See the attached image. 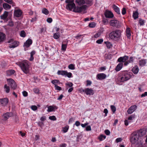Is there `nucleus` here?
<instances>
[{
    "mask_svg": "<svg viewBox=\"0 0 147 147\" xmlns=\"http://www.w3.org/2000/svg\"><path fill=\"white\" fill-rule=\"evenodd\" d=\"M67 47V44H63L62 45L61 49L63 51H65Z\"/></svg>",
    "mask_w": 147,
    "mask_h": 147,
    "instance_id": "nucleus-40",
    "label": "nucleus"
},
{
    "mask_svg": "<svg viewBox=\"0 0 147 147\" xmlns=\"http://www.w3.org/2000/svg\"><path fill=\"white\" fill-rule=\"evenodd\" d=\"M57 74L59 75H61L62 76H65V74L66 73V71H60L59 70L57 72Z\"/></svg>",
    "mask_w": 147,
    "mask_h": 147,
    "instance_id": "nucleus-29",
    "label": "nucleus"
},
{
    "mask_svg": "<svg viewBox=\"0 0 147 147\" xmlns=\"http://www.w3.org/2000/svg\"><path fill=\"white\" fill-rule=\"evenodd\" d=\"M13 114L11 112H7L4 114L2 116V119L4 121L7 120L9 117L13 116Z\"/></svg>",
    "mask_w": 147,
    "mask_h": 147,
    "instance_id": "nucleus-8",
    "label": "nucleus"
},
{
    "mask_svg": "<svg viewBox=\"0 0 147 147\" xmlns=\"http://www.w3.org/2000/svg\"><path fill=\"white\" fill-rule=\"evenodd\" d=\"M105 15L107 18H112L114 16L113 13L109 11H106L105 12Z\"/></svg>",
    "mask_w": 147,
    "mask_h": 147,
    "instance_id": "nucleus-14",
    "label": "nucleus"
},
{
    "mask_svg": "<svg viewBox=\"0 0 147 147\" xmlns=\"http://www.w3.org/2000/svg\"><path fill=\"white\" fill-rule=\"evenodd\" d=\"M3 8L6 10L9 9L11 7V6H10L7 3H4L3 4Z\"/></svg>",
    "mask_w": 147,
    "mask_h": 147,
    "instance_id": "nucleus-24",
    "label": "nucleus"
},
{
    "mask_svg": "<svg viewBox=\"0 0 147 147\" xmlns=\"http://www.w3.org/2000/svg\"><path fill=\"white\" fill-rule=\"evenodd\" d=\"M8 100L7 98L0 99V105L2 106H5L7 105Z\"/></svg>",
    "mask_w": 147,
    "mask_h": 147,
    "instance_id": "nucleus-11",
    "label": "nucleus"
},
{
    "mask_svg": "<svg viewBox=\"0 0 147 147\" xmlns=\"http://www.w3.org/2000/svg\"><path fill=\"white\" fill-rule=\"evenodd\" d=\"M80 123L79 121H76V122L74 125H76L77 126H78L80 125Z\"/></svg>",
    "mask_w": 147,
    "mask_h": 147,
    "instance_id": "nucleus-62",
    "label": "nucleus"
},
{
    "mask_svg": "<svg viewBox=\"0 0 147 147\" xmlns=\"http://www.w3.org/2000/svg\"><path fill=\"white\" fill-rule=\"evenodd\" d=\"M147 128L146 127L140 129L138 132V135L140 137H141L145 135L147 131Z\"/></svg>",
    "mask_w": 147,
    "mask_h": 147,
    "instance_id": "nucleus-9",
    "label": "nucleus"
},
{
    "mask_svg": "<svg viewBox=\"0 0 147 147\" xmlns=\"http://www.w3.org/2000/svg\"><path fill=\"white\" fill-rule=\"evenodd\" d=\"M132 71L134 74H137L139 71L138 67L137 66H136L133 67L132 69Z\"/></svg>",
    "mask_w": 147,
    "mask_h": 147,
    "instance_id": "nucleus-21",
    "label": "nucleus"
},
{
    "mask_svg": "<svg viewBox=\"0 0 147 147\" xmlns=\"http://www.w3.org/2000/svg\"><path fill=\"white\" fill-rule=\"evenodd\" d=\"M89 26L91 28L94 27L96 26V24L94 22H92L89 23Z\"/></svg>",
    "mask_w": 147,
    "mask_h": 147,
    "instance_id": "nucleus-39",
    "label": "nucleus"
},
{
    "mask_svg": "<svg viewBox=\"0 0 147 147\" xmlns=\"http://www.w3.org/2000/svg\"><path fill=\"white\" fill-rule=\"evenodd\" d=\"M8 15V12L5 11L4 13L0 16L1 19L3 20H5L7 17Z\"/></svg>",
    "mask_w": 147,
    "mask_h": 147,
    "instance_id": "nucleus-20",
    "label": "nucleus"
},
{
    "mask_svg": "<svg viewBox=\"0 0 147 147\" xmlns=\"http://www.w3.org/2000/svg\"><path fill=\"white\" fill-rule=\"evenodd\" d=\"M122 77L120 79L121 82H124L129 80L131 78L133 77L134 75L132 73L127 71H124L122 72Z\"/></svg>",
    "mask_w": 147,
    "mask_h": 147,
    "instance_id": "nucleus-3",
    "label": "nucleus"
},
{
    "mask_svg": "<svg viewBox=\"0 0 147 147\" xmlns=\"http://www.w3.org/2000/svg\"><path fill=\"white\" fill-rule=\"evenodd\" d=\"M123 63H120L118 64L115 68V70L117 71H119L122 67Z\"/></svg>",
    "mask_w": 147,
    "mask_h": 147,
    "instance_id": "nucleus-22",
    "label": "nucleus"
},
{
    "mask_svg": "<svg viewBox=\"0 0 147 147\" xmlns=\"http://www.w3.org/2000/svg\"><path fill=\"white\" fill-rule=\"evenodd\" d=\"M76 2L80 5H82L85 3L84 0H76Z\"/></svg>",
    "mask_w": 147,
    "mask_h": 147,
    "instance_id": "nucleus-25",
    "label": "nucleus"
},
{
    "mask_svg": "<svg viewBox=\"0 0 147 147\" xmlns=\"http://www.w3.org/2000/svg\"><path fill=\"white\" fill-rule=\"evenodd\" d=\"M139 23L140 26L143 25L144 23V20H142V19L140 20L139 21Z\"/></svg>",
    "mask_w": 147,
    "mask_h": 147,
    "instance_id": "nucleus-49",
    "label": "nucleus"
},
{
    "mask_svg": "<svg viewBox=\"0 0 147 147\" xmlns=\"http://www.w3.org/2000/svg\"><path fill=\"white\" fill-rule=\"evenodd\" d=\"M26 44L27 43L30 44V45H31L32 43V40L30 39H28L26 41Z\"/></svg>",
    "mask_w": 147,
    "mask_h": 147,
    "instance_id": "nucleus-51",
    "label": "nucleus"
},
{
    "mask_svg": "<svg viewBox=\"0 0 147 147\" xmlns=\"http://www.w3.org/2000/svg\"><path fill=\"white\" fill-rule=\"evenodd\" d=\"M15 72V71L14 70L11 69L7 71L6 72V74L7 76H10L13 74Z\"/></svg>",
    "mask_w": 147,
    "mask_h": 147,
    "instance_id": "nucleus-28",
    "label": "nucleus"
},
{
    "mask_svg": "<svg viewBox=\"0 0 147 147\" xmlns=\"http://www.w3.org/2000/svg\"><path fill=\"white\" fill-rule=\"evenodd\" d=\"M88 123H85L84 124H81V126L82 127L84 128L86 126L88 125Z\"/></svg>",
    "mask_w": 147,
    "mask_h": 147,
    "instance_id": "nucleus-59",
    "label": "nucleus"
},
{
    "mask_svg": "<svg viewBox=\"0 0 147 147\" xmlns=\"http://www.w3.org/2000/svg\"><path fill=\"white\" fill-rule=\"evenodd\" d=\"M121 33V30H117L111 32L109 34V36L111 39L116 41L119 39Z\"/></svg>",
    "mask_w": 147,
    "mask_h": 147,
    "instance_id": "nucleus-2",
    "label": "nucleus"
},
{
    "mask_svg": "<svg viewBox=\"0 0 147 147\" xmlns=\"http://www.w3.org/2000/svg\"><path fill=\"white\" fill-rule=\"evenodd\" d=\"M108 112V110L107 109H104V112L105 113V116H107Z\"/></svg>",
    "mask_w": 147,
    "mask_h": 147,
    "instance_id": "nucleus-61",
    "label": "nucleus"
},
{
    "mask_svg": "<svg viewBox=\"0 0 147 147\" xmlns=\"http://www.w3.org/2000/svg\"><path fill=\"white\" fill-rule=\"evenodd\" d=\"M138 13L137 11H136L133 13V17L135 20L138 17Z\"/></svg>",
    "mask_w": 147,
    "mask_h": 147,
    "instance_id": "nucleus-32",
    "label": "nucleus"
},
{
    "mask_svg": "<svg viewBox=\"0 0 147 147\" xmlns=\"http://www.w3.org/2000/svg\"><path fill=\"white\" fill-rule=\"evenodd\" d=\"M36 52L34 51H32L30 53V57L29 59L30 61H32L34 59L33 55L35 54Z\"/></svg>",
    "mask_w": 147,
    "mask_h": 147,
    "instance_id": "nucleus-30",
    "label": "nucleus"
},
{
    "mask_svg": "<svg viewBox=\"0 0 147 147\" xmlns=\"http://www.w3.org/2000/svg\"><path fill=\"white\" fill-rule=\"evenodd\" d=\"M128 59V56H125L124 57H120L118 59V61L119 62H125Z\"/></svg>",
    "mask_w": 147,
    "mask_h": 147,
    "instance_id": "nucleus-15",
    "label": "nucleus"
},
{
    "mask_svg": "<svg viewBox=\"0 0 147 147\" xmlns=\"http://www.w3.org/2000/svg\"><path fill=\"white\" fill-rule=\"evenodd\" d=\"M126 13V9L125 8H123L122 11V13L123 15H125Z\"/></svg>",
    "mask_w": 147,
    "mask_h": 147,
    "instance_id": "nucleus-54",
    "label": "nucleus"
},
{
    "mask_svg": "<svg viewBox=\"0 0 147 147\" xmlns=\"http://www.w3.org/2000/svg\"><path fill=\"white\" fill-rule=\"evenodd\" d=\"M147 96V92H145L144 93L142 94L141 95V97H145Z\"/></svg>",
    "mask_w": 147,
    "mask_h": 147,
    "instance_id": "nucleus-64",
    "label": "nucleus"
},
{
    "mask_svg": "<svg viewBox=\"0 0 147 147\" xmlns=\"http://www.w3.org/2000/svg\"><path fill=\"white\" fill-rule=\"evenodd\" d=\"M126 34L127 37L129 38L131 36L130 28H127L126 30Z\"/></svg>",
    "mask_w": 147,
    "mask_h": 147,
    "instance_id": "nucleus-27",
    "label": "nucleus"
},
{
    "mask_svg": "<svg viewBox=\"0 0 147 147\" xmlns=\"http://www.w3.org/2000/svg\"><path fill=\"white\" fill-rule=\"evenodd\" d=\"M20 66L23 71L25 74L29 73V65L27 61H24L20 64Z\"/></svg>",
    "mask_w": 147,
    "mask_h": 147,
    "instance_id": "nucleus-5",
    "label": "nucleus"
},
{
    "mask_svg": "<svg viewBox=\"0 0 147 147\" xmlns=\"http://www.w3.org/2000/svg\"><path fill=\"white\" fill-rule=\"evenodd\" d=\"M105 43L106 44V46L108 49H110L111 48V47H112V44L109 42H105Z\"/></svg>",
    "mask_w": 147,
    "mask_h": 147,
    "instance_id": "nucleus-35",
    "label": "nucleus"
},
{
    "mask_svg": "<svg viewBox=\"0 0 147 147\" xmlns=\"http://www.w3.org/2000/svg\"><path fill=\"white\" fill-rule=\"evenodd\" d=\"M140 65L142 66H144L146 63V60L142 59L140 61Z\"/></svg>",
    "mask_w": 147,
    "mask_h": 147,
    "instance_id": "nucleus-31",
    "label": "nucleus"
},
{
    "mask_svg": "<svg viewBox=\"0 0 147 147\" xmlns=\"http://www.w3.org/2000/svg\"><path fill=\"white\" fill-rule=\"evenodd\" d=\"M8 43H11L12 45H10L9 46V47L10 48H14L18 45V43L15 41H14L13 39H11L8 42Z\"/></svg>",
    "mask_w": 147,
    "mask_h": 147,
    "instance_id": "nucleus-7",
    "label": "nucleus"
},
{
    "mask_svg": "<svg viewBox=\"0 0 147 147\" xmlns=\"http://www.w3.org/2000/svg\"><path fill=\"white\" fill-rule=\"evenodd\" d=\"M22 13V11L20 10H16L14 11V15L17 17H19L21 16Z\"/></svg>",
    "mask_w": 147,
    "mask_h": 147,
    "instance_id": "nucleus-16",
    "label": "nucleus"
},
{
    "mask_svg": "<svg viewBox=\"0 0 147 147\" xmlns=\"http://www.w3.org/2000/svg\"><path fill=\"white\" fill-rule=\"evenodd\" d=\"M57 107L55 105L50 106L48 107L47 111L48 112L54 111L55 110L57 109Z\"/></svg>",
    "mask_w": 147,
    "mask_h": 147,
    "instance_id": "nucleus-13",
    "label": "nucleus"
},
{
    "mask_svg": "<svg viewBox=\"0 0 147 147\" xmlns=\"http://www.w3.org/2000/svg\"><path fill=\"white\" fill-rule=\"evenodd\" d=\"M111 110L113 113H115L116 110V108L115 107L114 105H112L111 106Z\"/></svg>",
    "mask_w": 147,
    "mask_h": 147,
    "instance_id": "nucleus-41",
    "label": "nucleus"
},
{
    "mask_svg": "<svg viewBox=\"0 0 147 147\" xmlns=\"http://www.w3.org/2000/svg\"><path fill=\"white\" fill-rule=\"evenodd\" d=\"M26 33L24 31H22L21 32L20 36L22 37H24L25 36Z\"/></svg>",
    "mask_w": 147,
    "mask_h": 147,
    "instance_id": "nucleus-46",
    "label": "nucleus"
},
{
    "mask_svg": "<svg viewBox=\"0 0 147 147\" xmlns=\"http://www.w3.org/2000/svg\"><path fill=\"white\" fill-rule=\"evenodd\" d=\"M49 119L53 121H55L56 120V117L54 116H49Z\"/></svg>",
    "mask_w": 147,
    "mask_h": 147,
    "instance_id": "nucleus-45",
    "label": "nucleus"
},
{
    "mask_svg": "<svg viewBox=\"0 0 147 147\" xmlns=\"http://www.w3.org/2000/svg\"><path fill=\"white\" fill-rule=\"evenodd\" d=\"M133 59L132 57H130L129 59L127 61H125L124 63V65H127L129 63H132L133 62Z\"/></svg>",
    "mask_w": 147,
    "mask_h": 147,
    "instance_id": "nucleus-26",
    "label": "nucleus"
},
{
    "mask_svg": "<svg viewBox=\"0 0 147 147\" xmlns=\"http://www.w3.org/2000/svg\"><path fill=\"white\" fill-rule=\"evenodd\" d=\"M60 36V33L59 32L56 33L53 35V37L55 39H57L59 38Z\"/></svg>",
    "mask_w": 147,
    "mask_h": 147,
    "instance_id": "nucleus-34",
    "label": "nucleus"
},
{
    "mask_svg": "<svg viewBox=\"0 0 147 147\" xmlns=\"http://www.w3.org/2000/svg\"><path fill=\"white\" fill-rule=\"evenodd\" d=\"M113 8L117 13L119 14H120L119 9L117 6L115 5H113Z\"/></svg>",
    "mask_w": 147,
    "mask_h": 147,
    "instance_id": "nucleus-23",
    "label": "nucleus"
},
{
    "mask_svg": "<svg viewBox=\"0 0 147 147\" xmlns=\"http://www.w3.org/2000/svg\"><path fill=\"white\" fill-rule=\"evenodd\" d=\"M86 82H87V84L86 85V86L90 85L92 84L91 82L89 80H87Z\"/></svg>",
    "mask_w": 147,
    "mask_h": 147,
    "instance_id": "nucleus-60",
    "label": "nucleus"
},
{
    "mask_svg": "<svg viewBox=\"0 0 147 147\" xmlns=\"http://www.w3.org/2000/svg\"><path fill=\"white\" fill-rule=\"evenodd\" d=\"M106 136L105 135H103L102 134L100 136L98 137V139L100 141H102L103 139H105L106 138Z\"/></svg>",
    "mask_w": 147,
    "mask_h": 147,
    "instance_id": "nucleus-38",
    "label": "nucleus"
},
{
    "mask_svg": "<svg viewBox=\"0 0 147 147\" xmlns=\"http://www.w3.org/2000/svg\"><path fill=\"white\" fill-rule=\"evenodd\" d=\"M69 128V126L68 125L65 126V127L63 128V131L64 133H66L67 132Z\"/></svg>",
    "mask_w": 147,
    "mask_h": 147,
    "instance_id": "nucleus-37",
    "label": "nucleus"
},
{
    "mask_svg": "<svg viewBox=\"0 0 147 147\" xmlns=\"http://www.w3.org/2000/svg\"><path fill=\"white\" fill-rule=\"evenodd\" d=\"M86 93L87 95H93L94 94L93 90L92 88H86Z\"/></svg>",
    "mask_w": 147,
    "mask_h": 147,
    "instance_id": "nucleus-17",
    "label": "nucleus"
},
{
    "mask_svg": "<svg viewBox=\"0 0 147 147\" xmlns=\"http://www.w3.org/2000/svg\"><path fill=\"white\" fill-rule=\"evenodd\" d=\"M105 133L107 135H109L110 134V131L108 129L105 130Z\"/></svg>",
    "mask_w": 147,
    "mask_h": 147,
    "instance_id": "nucleus-58",
    "label": "nucleus"
},
{
    "mask_svg": "<svg viewBox=\"0 0 147 147\" xmlns=\"http://www.w3.org/2000/svg\"><path fill=\"white\" fill-rule=\"evenodd\" d=\"M111 26L118 28L119 26V22L117 20H112L110 21Z\"/></svg>",
    "mask_w": 147,
    "mask_h": 147,
    "instance_id": "nucleus-10",
    "label": "nucleus"
},
{
    "mask_svg": "<svg viewBox=\"0 0 147 147\" xmlns=\"http://www.w3.org/2000/svg\"><path fill=\"white\" fill-rule=\"evenodd\" d=\"M31 109L33 111H36L37 109V107L35 105H32L31 107Z\"/></svg>",
    "mask_w": 147,
    "mask_h": 147,
    "instance_id": "nucleus-47",
    "label": "nucleus"
},
{
    "mask_svg": "<svg viewBox=\"0 0 147 147\" xmlns=\"http://www.w3.org/2000/svg\"><path fill=\"white\" fill-rule=\"evenodd\" d=\"M138 133L137 132H133L131 135L130 138V140L132 144H135L136 143L141 144V143H139L137 142H138Z\"/></svg>",
    "mask_w": 147,
    "mask_h": 147,
    "instance_id": "nucleus-4",
    "label": "nucleus"
},
{
    "mask_svg": "<svg viewBox=\"0 0 147 147\" xmlns=\"http://www.w3.org/2000/svg\"><path fill=\"white\" fill-rule=\"evenodd\" d=\"M74 0H66L65 2L67 4L66 6V8L70 11L73 9V11L75 12L80 13L83 11V13H86V10L87 6L86 5H83L80 7L76 6L74 3Z\"/></svg>",
    "mask_w": 147,
    "mask_h": 147,
    "instance_id": "nucleus-1",
    "label": "nucleus"
},
{
    "mask_svg": "<svg viewBox=\"0 0 147 147\" xmlns=\"http://www.w3.org/2000/svg\"><path fill=\"white\" fill-rule=\"evenodd\" d=\"M59 82V80H52L51 81V83L55 85H55H56V84L58 83Z\"/></svg>",
    "mask_w": 147,
    "mask_h": 147,
    "instance_id": "nucleus-44",
    "label": "nucleus"
},
{
    "mask_svg": "<svg viewBox=\"0 0 147 147\" xmlns=\"http://www.w3.org/2000/svg\"><path fill=\"white\" fill-rule=\"evenodd\" d=\"M103 40L102 39H100L99 40H97L96 41V42L97 43L99 44H101L102 42H103Z\"/></svg>",
    "mask_w": 147,
    "mask_h": 147,
    "instance_id": "nucleus-50",
    "label": "nucleus"
},
{
    "mask_svg": "<svg viewBox=\"0 0 147 147\" xmlns=\"http://www.w3.org/2000/svg\"><path fill=\"white\" fill-rule=\"evenodd\" d=\"M5 38V35L3 33L0 32V42L4 41Z\"/></svg>",
    "mask_w": 147,
    "mask_h": 147,
    "instance_id": "nucleus-19",
    "label": "nucleus"
},
{
    "mask_svg": "<svg viewBox=\"0 0 147 147\" xmlns=\"http://www.w3.org/2000/svg\"><path fill=\"white\" fill-rule=\"evenodd\" d=\"M68 67L69 69L72 70H73L75 69L74 65L72 64L69 65H68Z\"/></svg>",
    "mask_w": 147,
    "mask_h": 147,
    "instance_id": "nucleus-43",
    "label": "nucleus"
},
{
    "mask_svg": "<svg viewBox=\"0 0 147 147\" xmlns=\"http://www.w3.org/2000/svg\"><path fill=\"white\" fill-rule=\"evenodd\" d=\"M47 21L48 22L51 23L52 21V19L50 18H48L47 20Z\"/></svg>",
    "mask_w": 147,
    "mask_h": 147,
    "instance_id": "nucleus-57",
    "label": "nucleus"
},
{
    "mask_svg": "<svg viewBox=\"0 0 147 147\" xmlns=\"http://www.w3.org/2000/svg\"><path fill=\"white\" fill-rule=\"evenodd\" d=\"M4 88L6 92L7 93L9 92L10 91V88L9 86H7V84H5L4 85Z\"/></svg>",
    "mask_w": 147,
    "mask_h": 147,
    "instance_id": "nucleus-33",
    "label": "nucleus"
},
{
    "mask_svg": "<svg viewBox=\"0 0 147 147\" xmlns=\"http://www.w3.org/2000/svg\"><path fill=\"white\" fill-rule=\"evenodd\" d=\"M97 77L99 80H103L106 78V76L105 74L102 73L98 74L97 76Z\"/></svg>",
    "mask_w": 147,
    "mask_h": 147,
    "instance_id": "nucleus-18",
    "label": "nucleus"
},
{
    "mask_svg": "<svg viewBox=\"0 0 147 147\" xmlns=\"http://www.w3.org/2000/svg\"><path fill=\"white\" fill-rule=\"evenodd\" d=\"M66 73L65 74V76H67L68 78H70L71 77L72 74L71 72L68 73L67 71H66Z\"/></svg>",
    "mask_w": 147,
    "mask_h": 147,
    "instance_id": "nucleus-42",
    "label": "nucleus"
},
{
    "mask_svg": "<svg viewBox=\"0 0 147 147\" xmlns=\"http://www.w3.org/2000/svg\"><path fill=\"white\" fill-rule=\"evenodd\" d=\"M86 131H90L91 130V126L90 125L88 126L86 128Z\"/></svg>",
    "mask_w": 147,
    "mask_h": 147,
    "instance_id": "nucleus-55",
    "label": "nucleus"
},
{
    "mask_svg": "<svg viewBox=\"0 0 147 147\" xmlns=\"http://www.w3.org/2000/svg\"><path fill=\"white\" fill-rule=\"evenodd\" d=\"M66 86H68L69 87H71L73 85V84L71 82H69L68 83L65 84Z\"/></svg>",
    "mask_w": 147,
    "mask_h": 147,
    "instance_id": "nucleus-48",
    "label": "nucleus"
},
{
    "mask_svg": "<svg viewBox=\"0 0 147 147\" xmlns=\"http://www.w3.org/2000/svg\"><path fill=\"white\" fill-rule=\"evenodd\" d=\"M35 93L38 94L39 92V90L36 88H34L33 89Z\"/></svg>",
    "mask_w": 147,
    "mask_h": 147,
    "instance_id": "nucleus-63",
    "label": "nucleus"
},
{
    "mask_svg": "<svg viewBox=\"0 0 147 147\" xmlns=\"http://www.w3.org/2000/svg\"><path fill=\"white\" fill-rule=\"evenodd\" d=\"M8 85L11 87V88L13 89H15L17 87L15 81L12 79H7Z\"/></svg>",
    "mask_w": 147,
    "mask_h": 147,
    "instance_id": "nucleus-6",
    "label": "nucleus"
},
{
    "mask_svg": "<svg viewBox=\"0 0 147 147\" xmlns=\"http://www.w3.org/2000/svg\"><path fill=\"white\" fill-rule=\"evenodd\" d=\"M122 140V138H117L115 140L116 142L117 143H118L121 142Z\"/></svg>",
    "mask_w": 147,
    "mask_h": 147,
    "instance_id": "nucleus-53",
    "label": "nucleus"
},
{
    "mask_svg": "<svg viewBox=\"0 0 147 147\" xmlns=\"http://www.w3.org/2000/svg\"><path fill=\"white\" fill-rule=\"evenodd\" d=\"M55 89H57V90L60 91L61 90V87L57 85H55Z\"/></svg>",
    "mask_w": 147,
    "mask_h": 147,
    "instance_id": "nucleus-52",
    "label": "nucleus"
},
{
    "mask_svg": "<svg viewBox=\"0 0 147 147\" xmlns=\"http://www.w3.org/2000/svg\"><path fill=\"white\" fill-rule=\"evenodd\" d=\"M137 108L136 105H134L131 106L127 111V113L128 114H131Z\"/></svg>",
    "mask_w": 147,
    "mask_h": 147,
    "instance_id": "nucleus-12",
    "label": "nucleus"
},
{
    "mask_svg": "<svg viewBox=\"0 0 147 147\" xmlns=\"http://www.w3.org/2000/svg\"><path fill=\"white\" fill-rule=\"evenodd\" d=\"M42 12L46 15H48L49 13V11L48 10L45 8H43L42 10Z\"/></svg>",
    "mask_w": 147,
    "mask_h": 147,
    "instance_id": "nucleus-36",
    "label": "nucleus"
},
{
    "mask_svg": "<svg viewBox=\"0 0 147 147\" xmlns=\"http://www.w3.org/2000/svg\"><path fill=\"white\" fill-rule=\"evenodd\" d=\"M22 94L24 96L26 97L28 96V93L26 91H24L22 92Z\"/></svg>",
    "mask_w": 147,
    "mask_h": 147,
    "instance_id": "nucleus-56",
    "label": "nucleus"
}]
</instances>
